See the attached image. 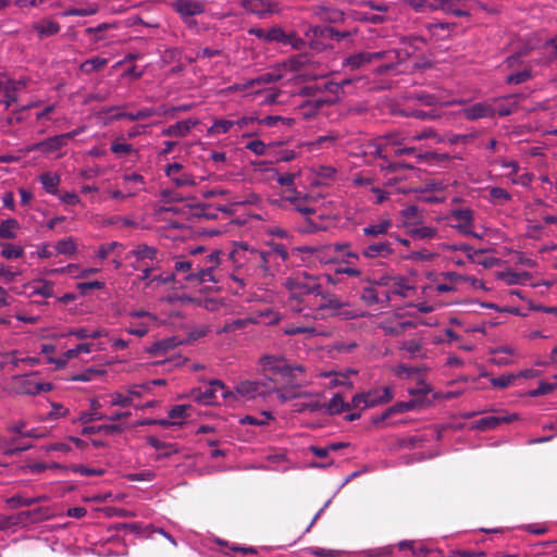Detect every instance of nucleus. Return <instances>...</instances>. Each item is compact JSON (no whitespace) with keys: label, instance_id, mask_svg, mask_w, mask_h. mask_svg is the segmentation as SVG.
<instances>
[{"label":"nucleus","instance_id":"27","mask_svg":"<svg viewBox=\"0 0 557 557\" xmlns=\"http://www.w3.org/2000/svg\"><path fill=\"white\" fill-rule=\"evenodd\" d=\"M242 7L253 14L259 16H263L265 13H269V4L264 0H243Z\"/></svg>","mask_w":557,"mask_h":557},{"label":"nucleus","instance_id":"22","mask_svg":"<svg viewBox=\"0 0 557 557\" xmlns=\"http://www.w3.org/2000/svg\"><path fill=\"white\" fill-rule=\"evenodd\" d=\"M123 431V426L121 424H102V425H91L84 426L82 430L83 435H91L96 433H104V434H114L121 433Z\"/></svg>","mask_w":557,"mask_h":557},{"label":"nucleus","instance_id":"52","mask_svg":"<svg viewBox=\"0 0 557 557\" xmlns=\"http://www.w3.org/2000/svg\"><path fill=\"white\" fill-rule=\"evenodd\" d=\"M310 32L315 38L331 39L333 27L331 26H312L310 27Z\"/></svg>","mask_w":557,"mask_h":557},{"label":"nucleus","instance_id":"40","mask_svg":"<svg viewBox=\"0 0 557 557\" xmlns=\"http://www.w3.org/2000/svg\"><path fill=\"white\" fill-rule=\"evenodd\" d=\"M234 124L235 122L231 120H216L208 129V134H225L233 127Z\"/></svg>","mask_w":557,"mask_h":557},{"label":"nucleus","instance_id":"9","mask_svg":"<svg viewBox=\"0 0 557 557\" xmlns=\"http://www.w3.org/2000/svg\"><path fill=\"white\" fill-rule=\"evenodd\" d=\"M250 35L256 36L258 39L264 40L267 42H280L281 40L286 39V33L280 26H273L270 29H264L260 27H252L248 32Z\"/></svg>","mask_w":557,"mask_h":557},{"label":"nucleus","instance_id":"10","mask_svg":"<svg viewBox=\"0 0 557 557\" xmlns=\"http://www.w3.org/2000/svg\"><path fill=\"white\" fill-rule=\"evenodd\" d=\"M48 509L38 507L32 510H24L16 513V520L22 525L34 524L48 518Z\"/></svg>","mask_w":557,"mask_h":557},{"label":"nucleus","instance_id":"13","mask_svg":"<svg viewBox=\"0 0 557 557\" xmlns=\"http://www.w3.org/2000/svg\"><path fill=\"white\" fill-rule=\"evenodd\" d=\"M397 548L399 552H404L405 549H410V552L413 556L430 555L435 552L438 554H443L440 549H437L436 547H434L432 545L424 544V543L416 544L414 542H410V541L399 542L397 545Z\"/></svg>","mask_w":557,"mask_h":557},{"label":"nucleus","instance_id":"61","mask_svg":"<svg viewBox=\"0 0 557 557\" xmlns=\"http://www.w3.org/2000/svg\"><path fill=\"white\" fill-rule=\"evenodd\" d=\"M515 379H516L515 374L500 375L498 377L492 379L491 383L494 387L506 388L512 383V381Z\"/></svg>","mask_w":557,"mask_h":557},{"label":"nucleus","instance_id":"46","mask_svg":"<svg viewBox=\"0 0 557 557\" xmlns=\"http://www.w3.org/2000/svg\"><path fill=\"white\" fill-rule=\"evenodd\" d=\"M409 235L416 238H432L436 235V230L429 226L411 228Z\"/></svg>","mask_w":557,"mask_h":557},{"label":"nucleus","instance_id":"32","mask_svg":"<svg viewBox=\"0 0 557 557\" xmlns=\"http://www.w3.org/2000/svg\"><path fill=\"white\" fill-rule=\"evenodd\" d=\"M40 182L47 193L55 195L57 186L60 183V176L57 174L44 173L40 175Z\"/></svg>","mask_w":557,"mask_h":557},{"label":"nucleus","instance_id":"20","mask_svg":"<svg viewBox=\"0 0 557 557\" xmlns=\"http://www.w3.org/2000/svg\"><path fill=\"white\" fill-rule=\"evenodd\" d=\"M531 557H544L552 555L557 557V542H539L533 544Z\"/></svg>","mask_w":557,"mask_h":557},{"label":"nucleus","instance_id":"5","mask_svg":"<svg viewBox=\"0 0 557 557\" xmlns=\"http://www.w3.org/2000/svg\"><path fill=\"white\" fill-rule=\"evenodd\" d=\"M173 10L186 22L188 17L200 15L205 12V4L199 0H175Z\"/></svg>","mask_w":557,"mask_h":557},{"label":"nucleus","instance_id":"34","mask_svg":"<svg viewBox=\"0 0 557 557\" xmlns=\"http://www.w3.org/2000/svg\"><path fill=\"white\" fill-rule=\"evenodd\" d=\"M400 41L406 49H409V52H411L412 55L421 49V45L426 42V40L421 36L403 37Z\"/></svg>","mask_w":557,"mask_h":557},{"label":"nucleus","instance_id":"55","mask_svg":"<svg viewBox=\"0 0 557 557\" xmlns=\"http://www.w3.org/2000/svg\"><path fill=\"white\" fill-rule=\"evenodd\" d=\"M323 408H324V405L321 404L320 401H309V403L298 404L295 411L300 412V413L305 412V411L317 412V411L322 410Z\"/></svg>","mask_w":557,"mask_h":557},{"label":"nucleus","instance_id":"60","mask_svg":"<svg viewBox=\"0 0 557 557\" xmlns=\"http://www.w3.org/2000/svg\"><path fill=\"white\" fill-rule=\"evenodd\" d=\"M106 418H107L106 414H102L98 411H91V412L84 411V412H81V414L78 417V421L84 424H87L92 421L104 420Z\"/></svg>","mask_w":557,"mask_h":557},{"label":"nucleus","instance_id":"49","mask_svg":"<svg viewBox=\"0 0 557 557\" xmlns=\"http://www.w3.org/2000/svg\"><path fill=\"white\" fill-rule=\"evenodd\" d=\"M451 216L456 220H459L460 223H473V211L469 208L453 210Z\"/></svg>","mask_w":557,"mask_h":557},{"label":"nucleus","instance_id":"59","mask_svg":"<svg viewBox=\"0 0 557 557\" xmlns=\"http://www.w3.org/2000/svg\"><path fill=\"white\" fill-rule=\"evenodd\" d=\"M421 372L420 368L411 367L407 364H399L396 370L398 376L413 377Z\"/></svg>","mask_w":557,"mask_h":557},{"label":"nucleus","instance_id":"39","mask_svg":"<svg viewBox=\"0 0 557 557\" xmlns=\"http://www.w3.org/2000/svg\"><path fill=\"white\" fill-rule=\"evenodd\" d=\"M406 116H412L419 120H434L440 115L434 111V109L430 110H420V109H408L404 112Z\"/></svg>","mask_w":557,"mask_h":557},{"label":"nucleus","instance_id":"57","mask_svg":"<svg viewBox=\"0 0 557 557\" xmlns=\"http://www.w3.org/2000/svg\"><path fill=\"white\" fill-rule=\"evenodd\" d=\"M104 286V282L101 281L82 282L76 285L82 295H86L89 289H101Z\"/></svg>","mask_w":557,"mask_h":557},{"label":"nucleus","instance_id":"30","mask_svg":"<svg viewBox=\"0 0 557 557\" xmlns=\"http://www.w3.org/2000/svg\"><path fill=\"white\" fill-rule=\"evenodd\" d=\"M293 389L284 384L282 387H274L272 392L276 393L281 404H285L289 399L309 396L308 393H294Z\"/></svg>","mask_w":557,"mask_h":557},{"label":"nucleus","instance_id":"56","mask_svg":"<svg viewBox=\"0 0 557 557\" xmlns=\"http://www.w3.org/2000/svg\"><path fill=\"white\" fill-rule=\"evenodd\" d=\"M246 149L252 151L257 156H264L267 154L268 146L259 139L249 141L246 147Z\"/></svg>","mask_w":557,"mask_h":557},{"label":"nucleus","instance_id":"58","mask_svg":"<svg viewBox=\"0 0 557 557\" xmlns=\"http://www.w3.org/2000/svg\"><path fill=\"white\" fill-rule=\"evenodd\" d=\"M107 64V60L102 58H92L84 62L83 69L86 71H99Z\"/></svg>","mask_w":557,"mask_h":557},{"label":"nucleus","instance_id":"33","mask_svg":"<svg viewBox=\"0 0 557 557\" xmlns=\"http://www.w3.org/2000/svg\"><path fill=\"white\" fill-rule=\"evenodd\" d=\"M0 245L3 247L1 250V256L5 259H18L24 256V249L21 246H14L10 243H2Z\"/></svg>","mask_w":557,"mask_h":557},{"label":"nucleus","instance_id":"63","mask_svg":"<svg viewBox=\"0 0 557 557\" xmlns=\"http://www.w3.org/2000/svg\"><path fill=\"white\" fill-rule=\"evenodd\" d=\"M32 295H40L42 297L49 298L53 296V285L51 282H44L41 286L34 287Z\"/></svg>","mask_w":557,"mask_h":557},{"label":"nucleus","instance_id":"15","mask_svg":"<svg viewBox=\"0 0 557 557\" xmlns=\"http://www.w3.org/2000/svg\"><path fill=\"white\" fill-rule=\"evenodd\" d=\"M465 114L469 120H479L482 117H492L495 115V109L485 103H474L465 110Z\"/></svg>","mask_w":557,"mask_h":557},{"label":"nucleus","instance_id":"6","mask_svg":"<svg viewBox=\"0 0 557 557\" xmlns=\"http://www.w3.org/2000/svg\"><path fill=\"white\" fill-rule=\"evenodd\" d=\"M74 136H75V133H66V134L55 135V136L45 139L40 143L34 144L30 147V150L32 151L39 150L44 153L53 152V151L61 149L63 146H65L67 140H70Z\"/></svg>","mask_w":557,"mask_h":557},{"label":"nucleus","instance_id":"11","mask_svg":"<svg viewBox=\"0 0 557 557\" xmlns=\"http://www.w3.org/2000/svg\"><path fill=\"white\" fill-rule=\"evenodd\" d=\"M147 443L157 450H162L161 453L157 454L156 460L170 458L171 456L180 451L176 444L162 442L156 436H148Z\"/></svg>","mask_w":557,"mask_h":557},{"label":"nucleus","instance_id":"7","mask_svg":"<svg viewBox=\"0 0 557 557\" xmlns=\"http://www.w3.org/2000/svg\"><path fill=\"white\" fill-rule=\"evenodd\" d=\"M465 3L466 0H433L430 7L432 10H442L458 17H466L470 16V12L462 9Z\"/></svg>","mask_w":557,"mask_h":557},{"label":"nucleus","instance_id":"51","mask_svg":"<svg viewBox=\"0 0 557 557\" xmlns=\"http://www.w3.org/2000/svg\"><path fill=\"white\" fill-rule=\"evenodd\" d=\"M283 45H290L294 49L300 50L306 47L307 42L299 38L296 34H286V39L281 40Z\"/></svg>","mask_w":557,"mask_h":557},{"label":"nucleus","instance_id":"4","mask_svg":"<svg viewBox=\"0 0 557 557\" xmlns=\"http://www.w3.org/2000/svg\"><path fill=\"white\" fill-rule=\"evenodd\" d=\"M394 157L400 156H413L418 162L425 161L430 165L442 164L448 162L451 157L448 153H437L433 151H426L424 153H418L416 147L397 148L393 151Z\"/></svg>","mask_w":557,"mask_h":557},{"label":"nucleus","instance_id":"47","mask_svg":"<svg viewBox=\"0 0 557 557\" xmlns=\"http://www.w3.org/2000/svg\"><path fill=\"white\" fill-rule=\"evenodd\" d=\"M435 257H437V255L434 252H429L428 250H420L411 251L409 255L405 257V259L411 261H432Z\"/></svg>","mask_w":557,"mask_h":557},{"label":"nucleus","instance_id":"50","mask_svg":"<svg viewBox=\"0 0 557 557\" xmlns=\"http://www.w3.org/2000/svg\"><path fill=\"white\" fill-rule=\"evenodd\" d=\"M90 351H91V344L83 343V344H78L76 347H74L72 349L66 350L64 354V357H66V359H74L82 352L89 354Z\"/></svg>","mask_w":557,"mask_h":557},{"label":"nucleus","instance_id":"26","mask_svg":"<svg viewBox=\"0 0 557 557\" xmlns=\"http://www.w3.org/2000/svg\"><path fill=\"white\" fill-rule=\"evenodd\" d=\"M369 63H371L370 52L366 51L351 54L344 60V65L349 66L351 70L360 69Z\"/></svg>","mask_w":557,"mask_h":557},{"label":"nucleus","instance_id":"31","mask_svg":"<svg viewBox=\"0 0 557 557\" xmlns=\"http://www.w3.org/2000/svg\"><path fill=\"white\" fill-rule=\"evenodd\" d=\"M392 227L391 220H384L375 225H368L363 227V234L366 236L377 237L379 235H384L388 233V230Z\"/></svg>","mask_w":557,"mask_h":557},{"label":"nucleus","instance_id":"25","mask_svg":"<svg viewBox=\"0 0 557 557\" xmlns=\"http://www.w3.org/2000/svg\"><path fill=\"white\" fill-rule=\"evenodd\" d=\"M281 78H282V74H280V73H275V72L263 73V74H260L259 76H257L256 78L248 81L245 84L244 88L247 89V88H252L253 86L272 84V83L280 81Z\"/></svg>","mask_w":557,"mask_h":557},{"label":"nucleus","instance_id":"48","mask_svg":"<svg viewBox=\"0 0 557 557\" xmlns=\"http://www.w3.org/2000/svg\"><path fill=\"white\" fill-rule=\"evenodd\" d=\"M531 77H532V71L523 70V71L516 72V73L508 75L507 83L518 85V84L527 82Z\"/></svg>","mask_w":557,"mask_h":557},{"label":"nucleus","instance_id":"1","mask_svg":"<svg viewBox=\"0 0 557 557\" xmlns=\"http://www.w3.org/2000/svg\"><path fill=\"white\" fill-rule=\"evenodd\" d=\"M262 369L274 375H278L286 386L299 388L298 374H304L306 368L302 364H293L282 355H264L259 360Z\"/></svg>","mask_w":557,"mask_h":557},{"label":"nucleus","instance_id":"37","mask_svg":"<svg viewBox=\"0 0 557 557\" xmlns=\"http://www.w3.org/2000/svg\"><path fill=\"white\" fill-rule=\"evenodd\" d=\"M35 29L41 37H49L60 32V25L53 21H47L42 25L35 26Z\"/></svg>","mask_w":557,"mask_h":557},{"label":"nucleus","instance_id":"17","mask_svg":"<svg viewBox=\"0 0 557 557\" xmlns=\"http://www.w3.org/2000/svg\"><path fill=\"white\" fill-rule=\"evenodd\" d=\"M322 409L329 416L339 414L343 411H349L348 403H346L341 394H335L329 404H323Z\"/></svg>","mask_w":557,"mask_h":557},{"label":"nucleus","instance_id":"62","mask_svg":"<svg viewBox=\"0 0 557 557\" xmlns=\"http://www.w3.org/2000/svg\"><path fill=\"white\" fill-rule=\"evenodd\" d=\"M421 443H422V438H420L418 436H409V437H405V438H399L397 441V446H398V448L412 449V448L417 447L418 445H420Z\"/></svg>","mask_w":557,"mask_h":557},{"label":"nucleus","instance_id":"14","mask_svg":"<svg viewBox=\"0 0 557 557\" xmlns=\"http://www.w3.org/2000/svg\"><path fill=\"white\" fill-rule=\"evenodd\" d=\"M197 124L198 121H178L175 124L164 128L161 134L163 136L185 137L190 132L191 127Z\"/></svg>","mask_w":557,"mask_h":557},{"label":"nucleus","instance_id":"23","mask_svg":"<svg viewBox=\"0 0 557 557\" xmlns=\"http://www.w3.org/2000/svg\"><path fill=\"white\" fill-rule=\"evenodd\" d=\"M20 228V223L14 218H9L0 223V238L14 239L16 237V230Z\"/></svg>","mask_w":557,"mask_h":557},{"label":"nucleus","instance_id":"36","mask_svg":"<svg viewBox=\"0 0 557 557\" xmlns=\"http://www.w3.org/2000/svg\"><path fill=\"white\" fill-rule=\"evenodd\" d=\"M337 100V97L317 98L313 100L306 101L301 107H311L313 109V112L311 114H314L318 110H320L323 107L335 104Z\"/></svg>","mask_w":557,"mask_h":557},{"label":"nucleus","instance_id":"35","mask_svg":"<svg viewBox=\"0 0 557 557\" xmlns=\"http://www.w3.org/2000/svg\"><path fill=\"white\" fill-rule=\"evenodd\" d=\"M419 405V398L410 399L409 401H397L396 404L389 407V412H392V416L395 413L408 412L410 410H413Z\"/></svg>","mask_w":557,"mask_h":557},{"label":"nucleus","instance_id":"54","mask_svg":"<svg viewBox=\"0 0 557 557\" xmlns=\"http://www.w3.org/2000/svg\"><path fill=\"white\" fill-rule=\"evenodd\" d=\"M416 99L421 102L422 104L429 106V107H435L440 103V99L437 96L433 94H428L424 91H421L417 94Z\"/></svg>","mask_w":557,"mask_h":557},{"label":"nucleus","instance_id":"8","mask_svg":"<svg viewBox=\"0 0 557 557\" xmlns=\"http://www.w3.org/2000/svg\"><path fill=\"white\" fill-rule=\"evenodd\" d=\"M519 419V416L517 413L507 414L504 417H484L479 420H476L473 423V429L479 431H487V430H494L497 426H499L502 423H511Z\"/></svg>","mask_w":557,"mask_h":557},{"label":"nucleus","instance_id":"2","mask_svg":"<svg viewBox=\"0 0 557 557\" xmlns=\"http://www.w3.org/2000/svg\"><path fill=\"white\" fill-rule=\"evenodd\" d=\"M285 287L290 293V298L301 301L304 296L321 294V285L319 283H310L301 276L288 277Z\"/></svg>","mask_w":557,"mask_h":557},{"label":"nucleus","instance_id":"45","mask_svg":"<svg viewBox=\"0 0 557 557\" xmlns=\"http://www.w3.org/2000/svg\"><path fill=\"white\" fill-rule=\"evenodd\" d=\"M557 388V384L548 383V382H540L537 388L529 392V396L539 397L543 395H547Z\"/></svg>","mask_w":557,"mask_h":557},{"label":"nucleus","instance_id":"28","mask_svg":"<svg viewBox=\"0 0 557 557\" xmlns=\"http://www.w3.org/2000/svg\"><path fill=\"white\" fill-rule=\"evenodd\" d=\"M261 387L262 384L259 382H243L237 386L236 391L242 396L255 398L257 395L263 394Z\"/></svg>","mask_w":557,"mask_h":557},{"label":"nucleus","instance_id":"3","mask_svg":"<svg viewBox=\"0 0 557 557\" xmlns=\"http://www.w3.org/2000/svg\"><path fill=\"white\" fill-rule=\"evenodd\" d=\"M323 300L322 304L318 306L319 310H329L332 312V315H341L344 319H355L357 317V313L349 311V310H343L344 308L348 307L349 304L342 301L335 294H332L330 292H323L321 289V294H318Z\"/></svg>","mask_w":557,"mask_h":557},{"label":"nucleus","instance_id":"64","mask_svg":"<svg viewBox=\"0 0 557 557\" xmlns=\"http://www.w3.org/2000/svg\"><path fill=\"white\" fill-rule=\"evenodd\" d=\"M274 171L276 173V182L281 186L288 187L289 189L295 186L296 174L287 173V174L282 175L276 170H274Z\"/></svg>","mask_w":557,"mask_h":557},{"label":"nucleus","instance_id":"19","mask_svg":"<svg viewBox=\"0 0 557 557\" xmlns=\"http://www.w3.org/2000/svg\"><path fill=\"white\" fill-rule=\"evenodd\" d=\"M213 270V267H197L196 271H193L185 276V281L198 283L215 282L214 276L212 274Z\"/></svg>","mask_w":557,"mask_h":557},{"label":"nucleus","instance_id":"29","mask_svg":"<svg viewBox=\"0 0 557 557\" xmlns=\"http://www.w3.org/2000/svg\"><path fill=\"white\" fill-rule=\"evenodd\" d=\"M45 496L38 497H23L21 495H14L7 499V504L11 509H17L23 506H32L45 499Z\"/></svg>","mask_w":557,"mask_h":557},{"label":"nucleus","instance_id":"38","mask_svg":"<svg viewBox=\"0 0 557 557\" xmlns=\"http://www.w3.org/2000/svg\"><path fill=\"white\" fill-rule=\"evenodd\" d=\"M529 276L530 274L528 272L516 273L513 271L508 270L505 272H500L497 277L505 281L508 285H513L519 284L521 282V278H527Z\"/></svg>","mask_w":557,"mask_h":557},{"label":"nucleus","instance_id":"12","mask_svg":"<svg viewBox=\"0 0 557 557\" xmlns=\"http://www.w3.org/2000/svg\"><path fill=\"white\" fill-rule=\"evenodd\" d=\"M393 253H394V250L392 249L391 244L386 240L370 244L362 249V255L366 258H370V259H373L376 257L386 258Z\"/></svg>","mask_w":557,"mask_h":557},{"label":"nucleus","instance_id":"16","mask_svg":"<svg viewBox=\"0 0 557 557\" xmlns=\"http://www.w3.org/2000/svg\"><path fill=\"white\" fill-rule=\"evenodd\" d=\"M191 395L196 401L203 405H213L218 399L216 388L212 387L211 384L206 386L203 391L201 388H194Z\"/></svg>","mask_w":557,"mask_h":557},{"label":"nucleus","instance_id":"44","mask_svg":"<svg viewBox=\"0 0 557 557\" xmlns=\"http://www.w3.org/2000/svg\"><path fill=\"white\" fill-rule=\"evenodd\" d=\"M191 409V405H176L169 411V418L172 420L188 418L190 414L187 411Z\"/></svg>","mask_w":557,"mask_h":557},{"label":"nucleus","instance_id":"24","mask_svg":"<svg viewBox=\"0 0 557 557\" xmlns=\"http://www.w3.org/2000/svg\"><path fill=\"white\" fill-rule=\"evenodd\" d=\"M23 437L14 436L8 440L4 444V454L8 456H13L18 453L28 450L33 447L32 444H24L21 442Z\"/></svg>","mask_w":557,"mask_h":557},{"label":"nucleus","instance_id":"53","mask_svg":"<svg viewBox=\"0 0 557 557\" xmlns=\"http://www.w3.org/2000/svg\"><path fill=\"white\" fill-rule=\"evenodd\" d=\"M70 470L87 476L101 475L104 472L102 469L88 468L83 465H73L70 467Z\"/></svg>","mask_w":557,"mask_h":557},{"label":"nucleus","instance_id":"21","mask_svg":"<svg viewBox=\"0 0 557 557\" xmlns=\"http://www.w3.org/2000/svg\"><path fill=\"white\" fill-rule=\"evenodd\" d=\"M318 15L321 17V20L330 24H338L345 21L344 12L334 8L321 7L319 9Z\"/></svg>","mask_w":557,"mask_h":557},{"label":"nucleus","instance_id":"43","mask_svg":"<svg viewBox=\"0 0 557 557\" xmlns=\"http://www.w3.org/2000/svg\"><path fill=\"white\" fill-rule=\"evenodd\" d=\"M55 249L60 255H73L76 251V245L70 237L67 239L59 240L55 245Z\"/></svg>","mask_w":557,"mask_h":557},{"label":"nucleus","instance_id":"18","mask_svg":"<svg viewBox=\"0 0 557 557\" xmlns=\"http://www.w3.org/2000/svg\"><path fill=\"white\" fill-rule=\"evenodd\" d=\"M128 256L135 257L137 261H154L157 260L158 249L152 246H148L147 244H139L135 249L128 252Z\"/></svg>","mask_w":557,"mask_h":557},{"label":"nucleus","instance_id":"41","mask_svg":"<svg viewBox=\"0 0 557 557\" xmlns=\"http://www.w3.org/2000/svg\"><path fill=\"white\" fill-rule=\"evenodd\" d=\"M380 169L387 173H398L400 170H405V169L413 170L414 166L409 163H406V162H393L387 159V161L385 163H382L380 165Z\"/></svg>","mask_w":557,"mask_h":557},{"label":"nucleus","instance_id":"42","mask_svg":"<svg viewBox=\"0 0 557 557\" xmlns=\"http://www.w3.org/2000/svg\"><path fill=\"white\" fill-rule=\"evenodd\" d=\"M361 299L368 306L379 305L381 302V298L379 297V295L373 286L364 287L362 289Z\"/></svg>","mask_w":557,"mask_h":557}]
</instances>
